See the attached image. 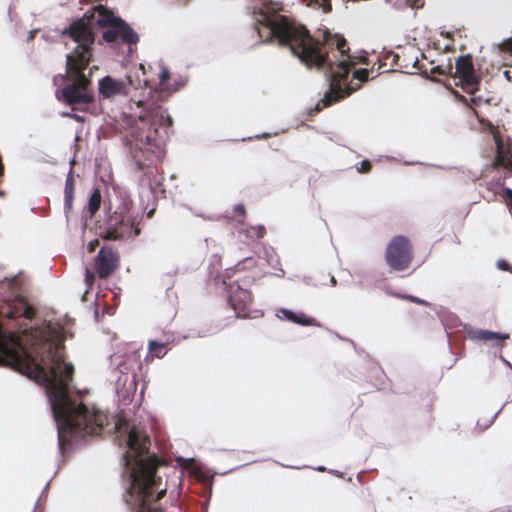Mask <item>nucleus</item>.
I'll return each mask as SVG.
<instances>
[{"label": "nucleus", "mask_w": 512, "mask_h": 512, "mask_svg": "<svg viewBox=\"0 0 512 512\" xmlns=\"http://www.w3.org/2000/svg\"><path fill=\"white\" fill-rule=\"evenodd\" d=\"M35 308L22 296L0 304V365L26 375L46 387L58 429L60 446L70 444L71 438L98 435L108 425V416L101 410H90L83 402L69 395V382L74 368L66 363L65 331L61 324L44 320L24 329L21 336L4 329L2 321L31 320Z\"/></svg>", "instance_id": "f257e3e1"}, {"label": "nucleus", "mask_w": 512, "mask_h": 512, "mask_svg": "<svg viewBox=\"0 0 512 512\" xmlns=\"http://www.w3.org/2000/svg\"><path fill=\"white\" fill-rule=\"evenodd\" d=\"M255 29L263 42L277 41L280 46L288 47L307 68L325 73L329 90L317 103V111L350 96L369 78L368 69H358L348 81L351 69L358 63H366L367 57L351 55L348 42L341 35L326 30L322 39L315 38L304 25L268 11L260 13Z\"/></svg>", "instance_id": "f03ea898"}, {"label": "nucleus", "mask_w": 512, "mask_h": 512, "mask_svg": "<svg viewBox=\"0 0 512 512\" xmlns=\"http://www.w3.org/2000/svg\"><path fill=\"white\" fill-rule=\"evenodd\" d=\"M62 35L68 36L78 45L67 55L65 78L69 83L56 91V98L73 110H83L80 106L94 102V95L90 89L91 71L88 75L84 71L93 57L95 35L90 25L83 20L71 23Z\"/></svg>", "instance_id": "7ed1b4c3"}, {"label": "nucleus", "mask_w": 512, "mask_h": 512, "mask_svg": "<svg viewBox=\"0 0 512 512\" xmlns=\"http://www.w3.org/2000/svg\"><path fill=\"white\" fill-rule=\"evenodd\" d=\"M172 124L171 116L160 105L146 107L130 126L127 138L140 150L154 151L165 145Z\"/></svg>", "instance_id": "20e7f679"}, {"label": "nucleus", "mask_w": 512, "mask_h": 512, "mask_svg": "<svg viewBox=\"0 0 512 512\" xmlns=\"http://www.w3.org/2000/svg\"><path fill=\"white\" fill-rule=\"evenodd\" d=\"M97 13V24L100 27L107 28L102 38L107 43H113L120 39L122 43L131 46L136 45L139 42V35L120 17L114 15V13L108 8L99 5L96 7Z\"/></svg>", "instance_id": "39448f33"}, {"label": "nucleus", "mask_w": 512, "mask_h": 512, "mask_svg": "<svg viewBox=\"0 0 512 512\" xmlns=\"http://www.w3.org/2000/svg\"><path fill=\"white\" fill-rule=\"evenodd\" d=\"M384 258L391 270L405 271L414 259L413 245L405 236H394L386 246Z\"/></svg>", "instance_id": "423d86ee"}, {"label": "nucleus", "mask_w": 512, "mask_h": 512, "mask_svg": "<svg viewBox=\"0 0 512 512\" xmlns=\"http://www.w3.org/2000/svg\"><path fill=\"white\" fill-rule=\"evenodd\" d=\"M455 71L452 76L458 79L456 85H460L467 94L478 91L481 77L475 71L473 58L470 54L460 56L455 63Z\"/></svg>", "instance_id": "0eeeda50"}, {"label": "nucleus", "mask_w": 512, "mask_h": 512, "mask_svg": "<svg viewBox=\"0 0 512 512\" xmlns=\"http://www.w3.org/2000/svg\"><path fill=\"white\" fill-rule=\"evenodd\" d=\"M133 222L128 216L127 205L109 215L106 227L99 232V237L104 240H119L129 234Z\"/></svg>", "instance_id": "6e6552de"}, {"label": "nucleus", "mask_w": 512, "mask_h": 512, "mask_svg": "<svg viewBox=\"0 0 512 512\" xmlns=\"http://www.w3.org/2000/svg\"><path fill=\"white\" fill-rule=\"evenodd\" d=\"M120 266V255L112 246H104L94 259V269L100 279L109 278Z\"/></svg>", "instance_id": "1a4fd4ad"}, {"label": "nucleus", "mask_w": 512, "mask_h": 512, "mask_svg": "<svg viewBox=\"0 0 512 512\" xmlns=\"http://www.w3.org/2000/svg\"><path fill=\"white\" fill-rule=\"evenodd\" d=\"M154 67L144 64H139L137 68L131 69L126 76V84L129 87V93L131 90H137L141 88H154L156 81L151 77V73Z\"/></svg>", "instance_id": "9d476101"}, {"label": "nucleus", "mask_w": 512, "mask_h": 512, "mask_svg": "<svg viewBox=\"0 0 512 512\" xmlns=\"http://www.w3.org/2000/svg\"><path fill=\"white\" fill-rule=\"evenodd\" d=\"M418 63L419 59L413 48L401 49L400 52L393 55V60L386 71L400 70L408 73L409 69H420Z\"/></svg>", "instance_id": "9b49d317"}, {"label": "nucleus", "mask_w": 512, "mask_h": 512, "mask_svg": "<svg viewBox=\"0 0 512 512\" xmlns=\"http://www.w3.org/2000/svg\"><path fill=\"white\" fill-rule=\"evenodd\" d=\"M99 94L103 98L129 95V87L125 81L115 80L111 76H105L99 81Z\"/></svg>", "instance_id": "f8f14e48"}, {"label": "nucleus", "mask_w": 512, "mask_h": 512, "mask_svg": "<svg viewBox=\"0 0 512 512\" xmlns=\"http://www.w3.org/2000/svg\"><path fill=\"white\" fill-rule=\"evenodd\" d=\"M252 295L246 290L238 287L229 295V303L236 312L237 317L245 316L248 306L252 303Z\"/></svg>", "instance_id": "ddd939ff"}, {"label": "nucleus", "mask_w": 512, "mask_h": 512, "mask_svg": "<svg viewBox=\"0 0 512 512\" xmlns=\"http://www.w3.org/2000/svg\"><path fill=\"white\" fill-rule=\"evenodd\" d=\"M469 337L473 340L489 342L497 340L499 342L509 338V334H501L483 329H475L469 332Z\"/></svg>", "instance_id": "4468645a"}, {"label": "nucleus", "mask_w": 512, "mask_h": 512, "mask_svg": "<svg viewBox=\"0 0 512 512\" xmlns=\"http://www.w3.org/2000/svg\"><path fill=\"white\" fill-rule=\"evenodd\" d=\"M280 313L285 319L302 326L315 325L316 322L314 318L308 317L304 313H296L288 309H281Z\"/></svg>", "instance_id": "2eb2a0df"}, {"label": "nucleus", "mask_w": 512, "mask_h": 512, "mask_svg": "<svg viewBox=\"0 0 512 512\" xmlns=\"http://www.w3.org/2000/svg\"><path fill=\"white\" fill-rule=\"evenodd\" d=\"M168 342H159L156 340H150L148 344V350L149 354L151 355V358H162L167 354L168 348H167Z\"/></svg>", "instance_id": "dca6fc26"}, {"label": "nucleus", "mask_w": 512, "mask_h": 512, "mask_svg": "<svg viewBox=\"0 0 512 512\" xmlns=\"http://www.w3.org/2000/svg\"><path fill=\"white\" fill-rule=\"evenodd\" d=\"M101 204V193L99 189H95L90 195L88 201V211L91 216H93L100 208Z\"/></svg>", "instance_id": "f3484780"}, {"label": "nucleus", "mask_w": 512, "mask_h": 512, "mask_svg": "<svg viewBox=\"0 0 512 512\" xmlns=\"http://www.w3.org/2000/svg\"><path fill=\"white\" fill-rule=\"evenodd\" d=\"M158 69V79H159V82L156 83V85L154 87H156L157 85H159V87L162 89V90H166L167 89V85H166V82L167 80L170 79L171 77V74H170V71L169 69L164 66L163 64H158L157 67Z\"/></svg>", "instance_id": "a211bd4d"}, {"label": "nucleus", "mask_w": 512, "mask_h": 512, "mask_svg": "<svg viewBox=\"0 0 512 512\" xmlns=\"http://www.w3.org/2000/svg\"><path fill=\"white\" fill-rule=\"evenodd\" d=\"M494 166L512 170V161L508 158V156L503 154L500 146L498 147V152L494 161Z\"/></svg>", "instance_id": "6ab92c4d"}, {"label": "nucleus", "mask_w": 512, "mask_h": 512, "mask_svg": "<svg viewBox=\"0 0 512 512\" xmlns=\"http://www.w3.org/2000/svg\"><path fill=\"white\" fill-rule=\"evenodd\" d=\"M430 73L431 74H437V75H442V76H446V75H451L453 74V66L451 63H448L447 65H438V66H434L431 68L430 70Z\"/></svg>", "instance_id": "aec40b11"}, {"label": "nucleus", "mask_w": 512, "mask_h": 512, "mask_svg": "<svg viewBox=\"0 0 512 512\" xmlns=\"http://www.w3.org/2000/svg\"><path fill=\"white\" fill-rule=\"evenodd\" d=\"M266 233V229L262 225L252 226L247 229V236L253 239L263 238Z\"/></svg>", "instance_id": "412c9836"}, {"label": "nucleus", "mask_w": 512, "mask_h": 512, "mask_svg": "<svg viewBox=\"0 0 512 512\" xmlns=\"http://www.w3.org/2000/svg\"><path fill=\"white\" fill-rule=\"evenodd\" d=\"M496 185L501 187L499 195L507 202V204L512 209V189L504 187V181H498Z\"/></svg>", "instance_id": "4be33fe9"}, {"label": "nucleus", "mask_w": 512, "mask_h": 512, "mask_svg": "<svg viewBox=\"0 0 512 512\" xmlns=\"http://www.w3.org/2000/svg\"><path fill=\"white\" fill-rule=\"evenodd\" d=\"M396 53L393 51H385L382 53V56L379 58L380 66L379 68H383L389 66L390 62L393 60V55Z\"/></svg>", "instance_id": "5701e85b"}, {"label": "nucleus", "mask_w": 512, "mask_h": 512, "mask_svg": "<svg viewBox=\"0 0 512 512\" xmlns=\"http://www.w3.org/2000/svg\"><path fill=\"white\" fill-rule=\"evenodd\" d=\"M74 189H75V183H74L73 176L70 173L65 181L64 193L65 194H74Z\"/></svg>", "instance_id": "b1692460"}, {"label": "nucleus", "mask_w": 512, "mask_h": 512, "mask_svg": "<svg viewBox=\"0 0 512 512\" xmlns=\"http://www.w3.org/2000/svg\"><path fill=\"white\" fill-rule=\"evenodd\" d=\"M372 165L369 160H363L359 163V167H357L360 173H367L371 170Z\"/></svg>", "instance_id": "393cba45"}, {"label": "nucleus", "mask_w": 512, "mask_h": 512, "mask_svg": "<svg viewBox=\"0 0 512 512\" xmlns=\"http://www.w3.org/2000/svg\"><path fill=\"white\" fill-rule=\"evenodd\" d=\"M95 280V275L93 272H91L89 269H86L85 272V283L88 287H92Z\"/></svg>", "instance_id": "a878e982"}, {"label": "nucleus", "mask_w": 512, "mask_h": 512, "mask_svg": "<svg viewBox=\"0 0 512 512\" xmlns=\"http://www.w3.org/2000/svg\"><path fill=\"white\" fill-rule=\"evenodd\" d=\"M234 213H235L238 217L244 218V217H245V214H246V209H245L244 205H242V204L236 205V206L234 207Z\"/></svg>", "instance_id": "bb28decb"}, {"label": "nucleus", "mask_w": 512, "mask_h": 512, "mask_svg": "<svg viewBox=\"0 0 512 512\" xmlns=\"http://www.w3.org/2000/svg\"><path fill=\"white\" fill-rule=\"evenodd\" d=\"M74 194H65V208L70 211L72 209Z\"/></svg>", "instance_id": "cd10ccee"}, {"label": "nucleus", "mask_w": 512, "mask_h": 512, "mask_svg": "<svg viewBox=\"0 0 512 512\" xmlns=\"http://www.w3.org/2000/svg\"><path fill=\"white\" fill-rule=\"evenodd\" d=\"M98 246H99V240L98 239L92 240L88 243L87 250L89 253H93Z\"/></svg>", "instance_id": "c85d7f7f"}, {"label": "nucleus", "mask_w": 512, "mask_h": 512, "mask_svg": "<svg viewBox=\"0 0 512 512\" xmlns=\"http://www.w3.org/2000/svg\"><path fill=\"white\" fill-rule=\"evenodd\" d=\"M502 47L504 50L512 53V38L503 42Z\"/></svg>", "instance_id": "c756f323"}, {"label": "nucleus", "mask_w": 512, "mask_h": 512, "mask_svg": "<svg viewBox=\"0 0 512 512\" xmlns=\"http://www.w3.org/2000/svg\"><path fill=\"white\" fill-rule=\"evenodd\" d=\"M405 298L410 300L411 302H414L417 304H425V302L423 300H420L419 298L414 297V296H406Z\"/></svg>", "instance_id": "7c9ffc66"}, {"label": "nucleus", "mask_w": 512, "mask_h": 512, "mask_svg": "<svg viewBox=\"0 0 512 512\" xmlns=\"http://www.w3.org/2000/svg\"><path fill=\"white\" fill-rule=\"evenodd\" d=\"M64 116L70 117V118H72V119H74V120H77V121H80V120H81V118H80V116H79V115H77V114H73V113H66V114H64Z\"/></svg>", "instance_id": "2f4dec72"}, {"label": "nucleus", "mask_w": 512, "mask_h": 512, "mask_svg": "<svg viewBox=\"0 0 512 512\" xmlns=\"http://www.w3.org/2000/svg\"><path fill=\"white\" fill-rule=\"evenodd\" d=\"M479 100H480V98H475V97L471 98V102L473 104H476Z\"/></svg>", "instance_id": "473e14b6"}, {"label": "nucleus", "mask_w": 512, "mask_h": 512, "mask_svg": "<svg viewBox=\"0 0 512 512\" xmlns=\"http://www.w3.org/2000/svg\"><path fill=\"white\" fill-rule=\"evenodd\" d=\"M504 74H505L506 78L510 80L509 71H505Z\"/></svg>", "instance_id": "72a5a7b5"}, {"label": "nucleus", "mask_w": 512, "mask_h": 512, "mask_svg": "<svg viewBox=\"0 0 512 512\" xmlns=\"http://www.w3.org/2000/svg\"><path fill=\"white\" fill-rule=\"evenodd\" d=\"M492 185H493L492 183L488 184V190H491V191L493 190Z\"/></svg>", "instance_id": "f704fd0d"}, {"label": "nucleus", "mask_w": 512, "mask_h": 512, "mask_svg": "<svg viewBox=\"0 0 512 512\" xmlns=\"http://www.w3.org/2000/svg\"><path fill=\"white\" fill-rule=\"evenodd\" d=\"M142 105H143V102H142V101H138V102H137V106H138V107H140V106H142Z\"/></svg>", "instance_id": "c9c22d12"}, {"label": "nucleus", "mask_w": 512, "mask_h": 512, "mask_svg": "<svg viewBox=\"0 0 512 512\" xmlns=\"http://www.w3.org/2000/svg\"><path fill=\"white\" fill-rule=\"evenodd\" d=\"M140 233V230L139 229H136L135 230V234L138 235Z\"/></svg>", "instance_id": "e433bc0d"}, {"label": "nucleus", "mask_w": 512, "mask_h": 512, "mask_svg": "<svg viewBox=\"0 0 512 512\" xmlns=\"http://www.w3.org/2000/svg\"><path fill=\"white\" fill-rule=\"evenodd\" d=\"M507 266H508V264H504V265H502V268L506 269Z\"/></svg>", "instance_id": "4c0bfd02"}, {"label": "nucleus", "mask_w": 512, "mask_h": 512, "mask_svg": "<svg viewBox=\"0 0 512 512\" xmlns=\"http://www.w3.org/2000/svg\"><path fill=\"white\" fill-rule=\"evenodd\" d=\"M184 2H187L188 0H183Z\"/></svg>", "instance_id": "58836bf2"}]
</instances>
